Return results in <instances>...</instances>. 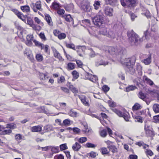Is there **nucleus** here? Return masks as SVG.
<instances>
[{"label":"nucleus","instance_id":"obj_53","mask_svg":"<svg viewBox=\"0 0 159 159\" xmlns=\"http://www.w3.org/2000/svg\"><path fill=\"white\" fill-rule=\"evenodd\" d=\"M149 34V32L148 31V30H147L146 31H144V35L143 36V37H145V39H148V35Z\"/></svg>","mask_w":159,"mask_h":159},{"label":"nucleus","instance_id":"obj_44","mask_svg":"<svg viewBox=\"0 0 159 159\" xmlns=\"http://www.w3.org/2000/svg\"><path fill=\"white\" fill-rule=\"evenodd\" d=\"M72 75L74 78L75 79H77L79 76V73L76 70H74L72 72Z\"/></svg>","mask_w":159,"mask_h":159},{"label":"nucleus","instance_id":"obj_23","mask_svg":"<svg viewBox=\"0 0 159 159\" xmlns=\"http://www.w3.org/2000/svg\"><path fill=\"white\" fill-rule=\"evenodd\" d=\"M139 97L141 99H143L144 101H145L147 104H148V102L146 100V95H145L143 93L141 92H140L139 93Z\"/></svg>","mask_w":159,"mask_h":159},{"label":"nucleus","instance_id":"obj_43","mask_svg":"<svg viewBox=\"0 0 159 159\" xmlns=\"http://www.w3.org/2000/svg\"><path fill=\"white\" fill-rule=\"evenodd\" d=\"M149 126L148 123L146 122L145 125V130L146 134H149Z\"/></svg>","mask_w":159,"mask_h":159},{"label":"nucleus","instance_id":"obj_54","mask_svg":"<svg viewBox=\"0 0 159 159\" xmlns=\"http://www.w3.org/2000/svg\"><path fill=\"white\" fill-rule=\"evenodd\" d=\"M83 126H84V129L83 131L85 133H86L87 131L89 132V130H87L88 129V125L86 123H84L83 124Z\"/></svg>","mask_w":159,"mask_h":159},{"label":"nucleus","instance_id":"obj_19","mask_svg":"<svg viewBox=\"0 0 159 159\" xmlns=\"http://www.w3.org/2000/svg\"><path fill=\"white\" fill-rule=\"evenodd\" d=\"M45 20L49 26H53V22L51 18L49 15L47 14L45 16Z\"/></svg>","mask_w":159,"mask_h":159},{"label":"nucleus","instance_id":"obj_25","mask_svg":"<svg viewBox=\"0 0 159 159\" xmlns=\"http://www.w3.org/2000/svg\"><path fill=\"white\" fill-rule=\"evenodd\" d=\"M52 125H48L44 127V130L45 132H49L52 130Z\"/></svg>","mask_w":159,"mask_h":159},{"label":"nucleus","instance_id":"obj_33","mask_svg":"<svg viewBox=\"0 0 159 159\" xmlns=\"http://www.w3.org/2000/svg\"><path fill=\"white\" fill-rule=\"evenodd\" d=\"M16 126L15 124L11 123L7 124L6 127L7 128H10L13 129L16 128Z\"/></svg>","mask_w":159,"mask_h":159},{"label":"nucleus","instance_id":"obj_32","mask_svg":"<svg viewBox=\"0 0 159 159\" xmlns=\"http://www.w3.org/2000/svg\"><path fill=\"white\" fill-rule=\"evenodd\" d=\"M60 7V5L56 2H53L52 5V7L55 9L58 10Z\"/></svg>","mask_w":159,"mask_h":159},{"label":"nucleus","instance_id":"obj_55","mask_svg":"<svg viewBox=\"0 0 159 159\" xmlns=\"http://www.w3.org/2000/svg\"><path fill=\"white\" fill-rule=\"evenodd\" d=\"M39 36L42 39L45 41L46 40V38L45 36L44 33L43 32H41L39 34Z\"/></svg>","mask_w":159,"mask_h":159},{"label":"nucleus","instance_id":"obj_5","mask_svg":"<svg viewBox=\"0 0 159 159\" xmlns=\"http://www.w3.org/2000/svg\"><path fill=\"white\" fill-rule=\"evenodd\" d=\"M112 110L113 112L116 113L119 116L123 117L126 121H129V114L128 112H126L123 113L120 111L116 108H113Z\"/></svg>","mask_w":159,"mask_h":159},{"label":"nucleus","instance_id":"obj_57","mask_svg":"<svg viewBox=\"0 0 159 159\" xmlns=\"http://www.w3.org/2000/svg\"><path fill=\"white\" fill-rule=\"evenodd\" d=\"M55 159H64V157L62 155L60 154L57 155L54 157Z\"/></svg>","mask_w":159,"mask_h":159},{"label":"nucleus","instance_id":"obj_59","mask_svg":"<svg viewBox=\"0 0 159 159\" xmlns=\"http://www.w3.org/2000/svg\"><path fill=\"white\" fill-rule=\"evenodd\" d=\"M143 80L144 83L147 84H149V79L147 76H143Z\"/></svg>","mask_w":159,"mask_h":159},{"label":"nucleus","instance_id":"obj_9","mask_svg":"<svg viewBox=\"0 0 159 159\" xmlns=\"http://www.w3.org/2000/svg\"><path fill=\"white\" fill-rule=\"evenodd\" d=\"M31 7L34 11L35 12H37L38 10L41 11L42 9L40 2H37L35 3H32L31 5Z\"/></svg>","mask_w":159,"mask_h":159},{"label":"nucleus","instance_id":"obj_45","mask_svg":"<svg viewBox=\"0 0 159 159\" xmlns=\"http://www.w3.org/2000/svg\"><path fill=\"white\" fill-rule=\"evenodd\" d=\"M108 103L109 106L111 107H114L116 106V103L114 102L111 100H109L108 101Z\"/></svg>","mask_w":159,"mask_h":159},{"label":"nucleus","instance_id":"obj_14","mask_svg":"<svg viewBox=\"0 0 159 159\" xmlns=\"http://www.w3.org/2000/svg\"><path fill=\"white\" fill-rule=\"evenodd\" d=\"M27 42L26 44L28 46H31L32 45V41L33 40V36L32 35H28L26 37Z\"/></svg>","mask_w":159,"mask_h":159},{"label":"nucleus","instance_id":"obj_41","mask_svg":"<svg viewBox=\"0 0 159 159\" xmlns=\"http://www.w3.org/2000/svg\"><path fill=\"white\" fill-rule=\"evenodd\" d=\"M65 81V77L63 76H61L59 78H58L57 82L58 83H64Z\"/></svg>","mask_w":159,"mask_h":159},{"label":"nucleus","instance_id":"obj_18","mask_svg":"<svg viewBox=\"0 0 159 159\" xmlns=\"http://www.w3.org/2000/svg\"><path fill=\"white\" fill-rule=\"evenodd\" d=\"M81 147V145L78 142H76L72 146L73 150L75 151H78Z\"/></svg>","mask_w":159,"mask_h":159},{"label":"nucleus","instance_id":"obj_58","mask_svg":"<svg viewBox=\"0 0 159 159\" xmlns=\"http://www.w3.org/2000/svg\"><path fill=\"white\" fill-rule=\"evenodd\" d=\"M11 11H13L17 16L21 13V12H20L16 9H11Z\"/></svg>","mask_w":159,"mask_h":159},{"label":"nucleus","instance_id":"obj_56","mask_svg":"<svg viewBox=\"0 0 159 159\" xmlns=\"http://www.w3.org/2000/svg\"><path fill=\"white\" fill-rule=\"evenodd\" d=\"M135 121L141 123L143 122L141 117L139 116H136L135 117Z\"/></svg>","mask_w":159,"mask_h":159},{"label":"nucleus","instance_id":"obj_38","mask_svg":"<svg viewBox=\"0 0 159 159\" xmlns=\"http://www.w3.org/2000/svg\"><path fill=\"white\" fill-rule=\"evenodd\" d=\"M136 88V87L135 86L131 85L126 88V91L129 92L130 91H132L134 90Z\"/></svg>","mask_w":159,"mask_h":159},{"label":"nucleus","instance_id":"obj_16","mask_svg":"<svg viewBox=\"0 0 159 159\" xmlns=\"http://www.w3.org/2000/svg\"><path fill=\"white\" fill-rule=\"evenodd\" d=\"M127 70L130 74H133L135 72V70L134 67V65L130 64L129 66H127Z\"/></svg>","mask_w":159,"mask_h":159},{"label":"nucleus","instance_id":"obj_30","mask_svg":"<svg viewBox=\"0 0 159 159\" xmlns=\"http://www.w3.org/2000/svg\"><path fill=\"white\" fill-rule=\"evenodd\" d=\"M100 6V2L98 1H95L93 4V6L95 10H98L99 9Z\"/></svg>","mask_w":159,"mask_h":159},{"label":"nucleus","instance_id":"obj_50","mask_svg":"<svg viewBox=\"0 0 159 159\" xmlns=\"http://www.w3.org/2000/svg\"><path fill=\"white\" fill-rule=\"evenodd\" d=\"M12 132V131L11 129H7L5 130L2 131V134H9Z\"/></svg>","mask_w":159,"mask_h":159},{"label":"nucleus","instance_id":"obj_42","mask_svg":"<svg viewBox=\"0 0 159 159\" xmlns=\"http://www.w3.org/2000/svg\"><path fill=\"white\" fill-rule=\"evenodd\" d=\"M85 146L88 148H94L96 147V145L93 143H87L85 144Z\"/></svg>","mask_w":159,"mask_h":159},{"label":"nucleus","instance_id":"obj_20","mask_svg":"<svg viewBox=\"0 0 159 159\" xmlns=\"http://www.w3.org/2000/svg\"><path fill=\"white\" fill-rule=\"evenodd\" d=\"M49 149H51V152L53 153H57L59 152V148L58 147L49 146Z\"/></svg>","mask_w":159,"mask_h":159},{"label":"nucleus","instance_id":"obj_1","mask_svg":"<svg viewBox=\"0 0 159 159\" xmlns=\"http://www.w3.org/2000/svg\"><path fill=\"white\" fill-rule=\"evenodd\" d=\"M127 35L129 42L132 45H137L139 43L140 39L139 37L133 31L128 32Z\"/></svg>","mask_w":159,"mask_h":159},{"label":"nucleus","instance_id":"obj_48","mask_svg":"<svg viewBox=\"0 0 159 159\" xmlns=\"http://www.w3.org/2000/svg\"><path fill=\"white\" fill-rule=\"evenodd\" d=\"M66 47L68 48L75 50V45L73 43H66Z\"/></svg>","mask_w":159,"mask_h":159},{"label":"nucleus","instance_id":"obj_63","mask_svg":"<svg viewBox=\"0 0 159 159\" xmlns=\"http://www.w3.org/2000/svg\"><path fill=\"white\" fill-rule=\"evenodd\" d=\"M33 42L34 43L36 46L38 47H39L40 46H41V45L42 43L39 42L35 40H33Z\"/></svg>","mask_w":159,"mask_h":159},{"label":"nucleus","instance_id":"obj_39","mask_svg":"<svg viewBox=\"0 0 159 159\" xmlns=\"http://www.w3.org/2000/svg\"><path fill=\"white\" fill-rule=\"evenodd\" d=\"M66 37V35L64 33H61L58 35V38L60 40L65 39Z\"/></svg>","mask_w":159,"mask_h":159},{"label":"nucleus","instance_id":"obj_15","mask_svg":"<svg viewBox=\"0 0 159 159\" xmlns=\"http://www.w3.org/2000/svg\"><path fill=\"white\" fill-rule=\"evenodd\" d=\"M108 52L111 55H113L116 54L117 49L112 47H107Z\"/></svg>","mask_w":159,"mask_h":159},{"label":"nucleus","instance_id":"obj_40","mask_svg":"<svg viewBox=\"0 0 159 159\" xmlns=\"http://www.w3.org/2000/svg\"><path fill=\"white\" fill-rule=\"evenodd\" d=\"M87 140V139L86 137H82L79 139L78 141L80 143H82L86 142Z\"/></svg>","mask_w":159,"mask_h":159},{"label":"nucleus","instance_id":"obj_29","mask_svg":"<svg viewBox=\"0 0 159 159\" xmlns=\"http://www.w3.org/2000/svg\"><path fill=\"white\" fill-rule=\"evenodd\" d=\"M153 109L156 113L159 112V104H155L153 107Z\"/></svg>","mask_w":159,"mask_h":159},{"label":"nucleus","instance_id":"obj_34","mask_svg":"<svg viewBox=\"0 0 159 159\" xmlns=\"http://www.w3.org/2000/svg\"><path fill=\"white\" fill-rule=\"evenodd\" d=\"M137 70L138 71V74L139 75H141L142 74V67L139 65L137 64Z\"/></svg>","mask_w":159,"mask_h":159},{"label":"nucleus","instance_id":"obj_31","mask_svg":"<svg viewBox=\"0 0 159 159\" xmlns=\"http://www.w3.org/2000/svg\"><path fill=\"white\" fill-rule=\"evenodd\" d=\"M39 76L40 80H45L46 79L48 78L47 76V74H44L43 73H40L39 74Z\"/></svg>","mask_w":159,"mask_h":159},{"label":"nucleus","instance_id":"obj_6","mask_svg":"<svg viewBox=\"0 0 159 159\" xmlns=\"http://www.w3.org/2000/svg\"><path fill=\"white\" fill-rule=\"evenodd\" d=\"M136 61V58L134 56L130 58H125L124 60H121L122 63L125 65L127 66H129V65H134Z\"/></svg>","mask_w":159,"mask_h":159},{"label":"nucleus","instance_id":"obj_47","mask_svg":"<svg viewBox=\"0 0 159 159\" xmlns=\"http://www.w3.org/2000/svg\"><path fill=\"white\" fill-rule=\"evenodd\" d=\"M137 85L139 86V87L141 89H145V91H146L147 92H148L149 90V89L148 88V89L146 88V86L142 84H141L139 83H137Z\"/></svg>","mask_w":159,"mask_h":159},{"label":"nucleus","instance_id":"obj_10","mask_svg":"<svg viewBox=\"0 0 159 159\" xmlns=\"http://www.w3.org/2000/svg\"><path fill=\"white\" fill-rule=\"evenodd\" d=\"M113 11L112 8L108 6L105 7L104 9L105 14L109 16H113Z\"/></svg>","mask_w":159,"mask_h":159},{"label":"nucleus","instance_id":"obj_24","mask_svg":"<svg viewBox=\"0 0 159 159\" xmlns=\"http://www.w3.org/2000/svg\"><path fill=\"white\" fill-rule=\"evenodd\" d=\"M69 115L73 117H76L77 115V113L73 109H71L68 113Z\"/></svg>","mask_w":159,"mask_h":159},{"label":"nucleus","instance_id":"obj_64","mask_svg":"<svg viewBox=\"0 0 159 159\" xmlns=\"http://www.w3.org/2000/svg\"><path fill=\"white\" fill-rule=\"evenodd\" d=\"M109 88L106 85H104L102 87L103 90L105 92H107L109 90Z\"/></svg>","mask_w":159,"mask_h":159},{"label":"nucleus","instance_id":"obj_12","mask_svg":"<svg viewBox=\"0 0 159 159\" xmlns=\"http://www.w3.org/2000/svg\"><path fill=\"white\" fill-rule=\"evenodd\" d=\"M150 95L154 98H157V100L159 101V92L158 91L150 90Z\"/></svg>","mask_w":159,"mask_h":159},{"label":"nucleus","instance_id":"obj_8","mask_svg":"<svg viewBox=\"0 0 159 159\" xmlns=\"http://www.w3.org/2000/svg\"><path fill=\"white\" fill-rule=\"evenodd\" d=\"M85 75V77L87 79L93 82H96L98 80V77L96 75H93L89 73L86 72Z\"/></svg>","mask_w":159,"mask_h":159},{"label":"nucleus","instance_id":"obj_13","mask_svg":"<svg viewBox=\"0 0 159 159\" xmlns=\"http://www.w3.org/2000/svg\"><path fill=\"white\" fill-rule=\"evenodd\" d=\"M78 96L84 105L86 106H89V105L88 101L86 99L85 96L83 95H78Z\"/></svg>","mask_w":159,"mask_h":159},{"label":"nucleus","instance_id":"obj_61","mask_svg":"<svg viewBox=\"0 0 159 159\" xmlns=\"http://www.w3.org/2000/svg\"><path fill=\"white\" fill-rule=\"evenodd\" d=\"M61 89L66 93H68L69 92V89L66 87H62L61 88Z\"/></svg>","mask_w":159,"mask_h":159},{"label":"nucleus","instance_id":"obj_35","mask_svg":"<svg viewBox=\"0 0 159 159\" xmlns=\"http://www.w3.org/2000/svg\"><path fill=\"white\" fill-rule=\"evenodd\" d=\"M17 17L25 23H26V18L25 16L22 13H21L20 14H19Z\"/></svg>","mask_w":159,"mask_h":159},{"label":"nucleus","instance_id":"obj_11","mask_svg":"<svg viewBox=\"0 0 159 159\" xmlns=\"http://www.w3.org/2000/svg\"><path fill=\"white\" fill-rule=\"evenodd\" d=\"M52 49L54 57L58 59L59 61H63L64 59L58 51L54 48H52Z\"/></svg>","mask_w":159,"mask_h":159},{"label":"nucleus","instance_id":"obj_2","mask_svg":"<svg viewBox=\"0 0 159 159\" xmlns=\"http://www.w3.org/2000/svg\"><path fill=\"white\" fill-rule=\"evenodd\" d=\"M104 16L102 15H97L92 19L93 23L96 25L100 26L104 22Z\"/></svg>","mask_w":159,"mask_h":159},{"label":"nucleus","instance_id":"obj_22","mask_svg":"<svg viewBox=\"0 0 159 159\" xmlns=\"http://www.w3.org/2000/svg\"><path fill=\"white\" fill-rule=\"evenodd\" d=\"M20 9L24 12H28L30 11V7L27 5L22 6L20 7Z\"/></svg>","mask_w":159,"mask_h":159},{"label":"nucleus","instance_id":"obj_51","mask_svg":"<svg viewBox=\"0 0 159 159\" xmlns=\"http://www.w3.org/2000/svg\"><path fill=\"white\" fill-rule=\"evenodd\" d=\"M73 7V6L72 4H70L66 6L65 7V9L66 11H69L72 9Z\"/></svg>","mask_w":159,"mask_h":159},{"label":"nucleus","instance_id":"obj_27","mask_svg":"<svg viewBox=\"0 0 159 159\" xmlns=\"http://www.w3.org/2000/svg\"><path fill=\"white\" fill-rule=\"evenodd\" d=\"M101 152L102 154H105L108 153L110 152V150L107 148L103 147L101 148Z\"/></svg>","mask_w":159,"mask_h":159},{"label":"nucleus","instance_id":"obj_4","mask_svg":"<svg viewBox=\"0 0 159 159\" xmlns=\"http://www.w3.org/2000/svg\"><path fill=\"white\" fill-rule=\"evenodd\" d=\"M121 5L124 7H134L136 2V0H120Z\"/></svg>","mask_w":159,"mask_h":159},{"label":"nucleus","instance_id":"obj_49","mask_svg":"<svg viewBox=\"0 0 159 159\" xmlns=\"http://www.w3.org/2000/svg\"><path fill=\"white\" fill-rule=\"evenodd\" d=\"M66 20L68 22H71L73 21V18L71 17L70 15L68 14L65 17Z\"/></svg>","mask_w":159,"mask_h":159},{"label":"nucleus","instance_id":"obj_52","mask_svg":"<svg viewBox=\"0 0 159 159\" xmlns=\"http://www.w3.org/2000/svg\"><path fill=\"white\" fill-rule=\"evenodd\" d=\"M60 148L61 151L67 149V147L66 144L64 143L61 145L60 146Z\"/></svg>","mask_w":159,"mask_h":159},{"label":"nucleus","instance_id":"obj_46","mask_svg":"<svg viewBox=\"0 0 159 159\" xmlns=\"http://www.w3.org/2000/svg\"><path fill=\"white\" fill-rule=\"evenodd\" d=\"M140 105L138 103H136L133 107V110H138L140 109Z\"/></svg>","mask_w":159,"mask_h":159},{"label":"nucleus","instance_id":"obj_21","mask_svg":"<svg viewBox=\"0 0 159 159\" xmlns=\"http://www.w3.org/2000/svg\"><path fill=\"white\" fill-rule=\"evenodd\" d=\"M75 64L74 63L70 62L67 65V69L68 70H73L75 68Z\"/></svg>","mask_w":159,"mask_h":159},{"label":"nucleus","instance_id":"obj_26","mask_svg":"<svg viewBox=\"0 0 159 159\" xmlns=\"http://www.w3.org/2000/svg\"><path fill=\"white\" fill-rule=\"evenodd\" d=\"M24 136H23L20 134H16L15 136V139L17 141H19L22 139L24 140Z\"/></svg>","mask_w":159,"mask_h":159},{"label":"nucleus","instance_id":"obj_28","mask_svg":"<svg viewBox=\"0 0 159 159\" xmlns=\"http://www.w3.org/2000/svg\"><path fill=\"white\" fill-rule=\"evenodd\" d=\"M36 59L38 61L41 62L43 60V56L41 54L39 53L36 55Z\"/></svg>","mask_w":159,"mask_h":159},{"label":"nucleus","instance_id":"obj_37","mask_svg":"<svg viewBox=\"0 0 159 159\" xmlns=\"http://www.w3.org/2000/svg\"><path fill=\"white\" fill-rule=\"evenodd\" d=\"M100 136L102 137H105L107 134V130L106 129H103L100 131Z\"/></svg>","mask_w":159,"mask_h":159},{"label":"nucleus","instance_id":"obj_62","mask_svg":"<svg viewBox=\"0 0 159 159\" xmlns=\"http://www.w3.org/2000/svg\"><path fill=\"white\" fill-rule=\"evenodd\" d=\"M89 156L90 157L94 158L96 156L97 153L95 152L92 151L91 152L89 153Z\"/></svg>","mask_w":159,"mask_h":159},{"label":"nucleus","instance_id":"obj_60","mask_svg":"<svg viewBox=\"0 0 159 159\" xmlns=\"http://www.w3.org/2000/svg\"><path fill=\"white\" fill-rule=\"evenodd\" d=\"M108 148H109L110 150L113 152H116L117 149L114 146H109Z\"/></svg>","mask_w":159,"mask_h":159},{"label":"nucleus","instance_id":"obj_36","mask_svg":"<svg viewBox=\"0 0 159 159\" xmlns=\"http://www.w3.org/2000/svg\"><path fill=\"white\" fill-rule=\"evenodd\" d=\"M34 20L35 22L38 24L41 25V26H43V23L42 22L41 20L38 17H35L34 18Z\"/></svg>","mask_w":159,"mask_h":159},{"label":"nucleus","instance_id":"obj_3","mask_svg":"<svg viewBox=\"0 0 159 159\" xmlns=\"http://www.w3.org/2000/svg\"><path fill=\"white\" fill-rule=\"evenodd\" d=\"M99 33L104 36L111 39H114L115 37V34L111 30L107 29L106 28H103L100 30Z\"/></svg>","mask_w":159,"mask_h":159},{"label":"nucleus","instance_id":"obj_17","mask_svg":"<svg viewBox=\"0 0 159 159\" xmlns=\"http://www.w3.org/2000/svg\"><path fill=\"white\" fill-rule=\"evenodd\" d=\"M42 130V127L40 125L35 126L31 128V130L32 132H39Z\"/></svg>","mask_w":159,"mask_h":159},{"label":"nucleus","instance_id":"obj_7","mask_svg":"<svg viewBox=\"0 0 159 159\" xmlns=\"http://www.w3.org/2000/svg\"><path fill=\"white\" fill-rule=\"evenodd\" d=\"M27 24L34 30H39L41 29V27L34 24L33 20L30 18H28L27 19Z\"/></svg>","mask_w":159,"mask_h":159}]
</instances>
